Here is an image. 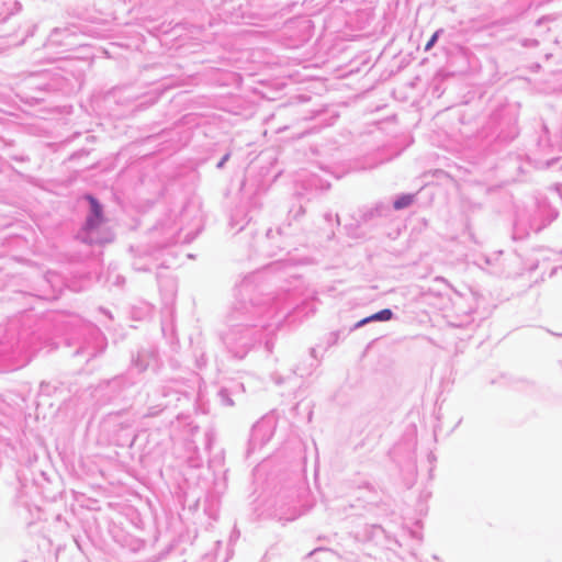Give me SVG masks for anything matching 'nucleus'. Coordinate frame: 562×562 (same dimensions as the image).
Segmentation results:
<instances>
[{"mask_svg": "<svg viewBox=\"0 0 562 562\" xmlns=\"http://www.w3.org/2000/svg\"><path fill=\"white\" fill-rule=\"evenodd\" d=\"M87 200L91 206V215L88 216L85 225L87 233L91 234L104 221L102 205L92 195H87Z\"/></svg>", "mask_w": 562, "mask_h": 562, "instance_id": "f257e3e1", "label": "nucleus"}, {"mask_svg": "<svg viewBox=\"0 0 562 562\" xmlns=\"http://www.w3.org/2000/svg\"><path fill=\"white\" fill-rule=\"evenodd\" d=\"M392 311L391 310H382L375 314H373L372 316H370L369 318L362 321L361 323H366L368 321H389L392 318Z\"/></svg>", "mask_w": 562, "mask_h": 562, "instance_id": "f03ea898", "label": "nucleus"}, {"mask_svg": "<svg viewBox=\"0 0 562 562\" xmlns=\"http://www.w3.org/2000/svg\"><path fill=\"white\" fill-rule=\"evenodd\" d=\"M413 202V196L412 195H404L402 198H400L398 200H396L394 202V207L396 210H401L403 207H406L408 205H411Z\"/></svg>", "mask_w": 562, "mask_h": 562, "instance_id": "7ed1b4c3", "label": "nucleus"}, {"mask_svg": "<svg viewBox=\"0 0 562 562\" xmlns=\"http://www.w3.org/2000/svg\"><path fill=\"white\" fill-rule=\"evenodd\" d=\"M437 38H438V33H435L431 36V38L428 41V43L426 44L425 49L426 50L430 49L432 47V45L436 43Z\"/></svg>", "mask_w": 562, "mask_h": 562, "instance_id": "20e7f679", "label": "nucleus"}, {"mask_svg": "<svg viewBox=\"0 0 562 562\" xmlns=\"http://www.w3.org/2000/svg\"><path fill=\"white\" fill-rule=\"evenodd\" d=\"M109 240H110V238H104V239H94V241H100V243H101V241H109Z\"/></svg>", "mask_w": 562, "mask_h": 562, "instance_id": "39448f33", "label": "nucleus"}, {"mask_svg": "<svg viewBox=\"0 0 562 562\" xmlns=\"http://www.w3.org/2000/svg\"><path fill=\"white\" fill-rule=\"evenodd\" d=\"M227 158H228V156H225V157L223 158V161L220 164V166H222V165H223V162H224V161H226V159H227Z\"/></svg>", "mask_w": 562, "mask_h": 562, "instance_id": "423d86ee", "label": "nucleus"}]
</instances>
